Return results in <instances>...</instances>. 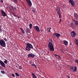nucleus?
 <instances>
[{
  "label": "nucleus",
  "instance_id": "c03bdc74",
  "mask_svg": "<svg viewBox=\"0 0 78 78\" xmlns=\"http://www.w3.org/2000/svg\"><path fill=\"white\" fill-rule=\"evenodd\" d=\"M31 66H33V64H32Z\"/></svg>",
  "mask_w": 78,
  "mask_h": 78
},
{
  "label": "nucleus",
  "instance_id": "f257e3e1",
  "mask_svg": "<svg viewBox=\"0 0 78 78\" xmlns=\"http://www.w3.org/2000/svg\"><path fill=\"white\" fill-rule=\"evenodd\" d=\"M51 42H49V43L48 44V48H49V50L51 51L52 52H53L55 51V48H54V46L53 45L51 42H52V40H51Z\"/></svg>",
  "mask_w": 78,
  "mask_h": 78
},
{
  "label": "nucleus",
  "instance_id": "f3484780",
  "mask_svg": "<svg viewBox=\"0 0 78 78\" xmlns=\"http://www.w3.org/2000/svg\"><path fill=\"white\" fill-rule=\"evenodd\" d=\"M30 29L28 28V27H27L26 31V33H30Z\"/></svg>",
  "mask_w": 78,
  "mask_h": 78
},
{
  "label": "nucleus",
  "instance_id": "79ce46f5",
  "mask_svg": "<svg viewBox=\"0 0 78 78\" xmlns=\"http://www.w3.org/2000/svg\"><path fill=\"white\" fill-rule=\"evenodd\" d=\"M66 51H68L67 49L66 48Z\"/></svg>",
  "mask_w": 78,
  "mask_h": 78
},
{
  "label": "nucleus",
  "instance_id": "6ab92c4d",
  "mask_svg": "<svg viewBox=\"0 0 78 78\" xmlns=\"http://www.w3.org/2000/svg\"><path fill=\"white\" fill-rule=\"evenodd\" d=\"M60 51H61V53H64V49H60Z\"/></svg>",
  "mask_w": 78,
  "mask_h": 78
},
{
  "label": "nucleus",
  "instance_id": "39448f33",
  "mask_svg": "<svg viewBox=\"0 0 78 78\" xmlns=\"http://www.w3.org/2000/svg\"><path fill=\"white\" fill-rule=\"evenodd\" d=\"M70 70L71 71H73V72H76V70H77V67L75 66L74 67H74L71 66L70 67Z\"/></svg>",
  "mask_w": 78,
  "mask_h": 78
},
{
  "label": "nucleus",
  "instance_id": "3c124183",
  "mask_svg": "<svg viewBox=\"0 0 78 78\" xmlns=\"http://www.w3.org/2000/svg\"><path fill=\"white\" fill-rule=\"evenodd\" d=\"M68 78H70L69 77H68Z\"/></svg>",
  "mask_w": 78,
  "mask_h": 78
},
{
  "label": "nucleus",
  "instance_id": "a211bd4d",
  "mask_svg": "<svg viewBox=\"0 0 78 78\" xmlns=\"http://www.w3.org/2000/svg\"><path fill=\"white\" fill-rule=\"evenodd\" d=\"M31 73L32 75V76L33 77V78H37V77L36 76V75H34V73Z\"/></svg>",
  "mask_w": 78,
  "mask_h": 78
},
{
  "label": "nucleus",
  "instance_id": "58836bf2",
  "mask_svg": "<svg viewBox=\"0 0 78 78\" xmlns=\"http://www.w3.org/2000/svg\"><path fill=\"white\" fill-rule=\"evenodd\" d=\"M32 11L33 12H35V10H33Z\"/></svg>",
  "mask_w": 78,
  "mask_h": 78
},
{
  "label": "nucleus",
  "instance_id": "b1692460",
  "mask_svg": "<svg viewBox=\"0 0 78 78\" xmlns=\"http://www.w3.org/2000/svg\"><path fill=\"white\" fill-rule=\"evenodd\" d=\"M4 62L5 64H8V61H7V60L5 59V61H4Z\"/></svg>",
  "mask_w": 78,
  "mask_h": 78
},
{
  "label": "nucleus",
  "instance_id": "72a5a7b5",
  "mask_svg": "<svg viewBox=\"0 0 78 78\" xmlns=\"http://www.w3.org/2000/svg\"><path fill=\"white\" fill-rule=\"evenodd\" d=\"M12 76H13V77H15V75H14V74H12Z\"/></svg>",
  "mask_w": 78,
  "mask_h": 78
},
{
  "label": "nucleus",
  "instance_id": "7c9ffc66",
  "mask_svg": "<svg viewBox=\"0 0 78 78\" xmlns=\"http://www.w3.org/2000/svg\"><path fill=\"white\" fill-rule=\"evenodd\" d=\"M1 72L3 74H5V73L4 72V71H1Z\"/></svg>",
  "mask_w": 78,
  "mask_h": 78
},
{
  "label": "nucleus",
  "instance_id": "37998d69",
  "mask_svg": "<svg viewBox=\"0 0 78 78\" xmlns=\"http://www.w3.org/2000/svg\"><path fill=\"white\" fill-rule=\"evenodd\" d=\"M29 63H30V64H31V62H29Z\"/></svg>",
  "mask_w": 78,
  "mask_h": 78
},
{
  "label": "nucleus",
  "instance_id": "f704fd0d",
  "mask_svg": "<svg viewBox=\"0 0 78 78\" xmlns=\"http://www.w3.org/2000/svg\"><path fill=\"white\" fill-rule=\"evenodd\" d=\"M13 9H14V10L16 9V8L15 7H13Z\"/></svg>",
  "mask_w": 78,
  "mask_h": 78
},
{
  "label": "nucleus",
  "instance_id": "de8ad7c7",
  "mask_svg": "<svg viewBox=\"0 0 78 78\" xmlns=\"http://www.w3.org/2000/svg\"><path fill=\"white\" fill-rule=\"evenodd\" d=\"M18 67V66H16V67Z\"/></svg>",
  "mask_w": 78,
  "mask_h": 78
},
{
  "label": "nucleus",
  "instance_id": "412c9836",
  "mask_svg": "<svg viewBox=\"0 0 78 78\" xmlns=\"http://www.w3.org/2000/svg\"><path fill=\"white\" fill-rule=\"evenodd\" d=\"M18 65V67H19V69H20V70H22V66H19V65Z\"/></svg>",
  "mask_w": 78,
  "mask_h": 78
},
{
  "label": "nucleus",
  "instance_id": "a18cd8bd",
  "mask_svg": "<svg viewBox=\"0 0 78 78\" xmlns=\"http://www.w3.org/2000/svg\"><path fill=\"white\" fill-rule=\"evenodd\" d=\"M47 53H49V52L48 51V52H47Z\"/></svg>",
  "mask_w": 78,
  "mask_h": 78
},
{
  "label": "nucleus",
  "instance_id": "a878e982",
  "mask_svg": "<svg viewBox=\"0 0 78 78\" xmlns=\"http://www.w3.org/2000/svg\"><path fill=\"white\" fill-rule=\"evenodd\" d=\"M14 7L12 6H10V8L11 9H12V10H13V8Z\"/></svg>",
  "mask_w": 78,
  "mask_h": 78
},
{
  "label": "nucleus",
  "instance_id": "20e7f679",
  "mask_svg": "<svg viewBox=\"0 0 78 78\" xmlns=\"http://www.w3.org/2000/svg\"><path fill=\"white\" fill-rule=\"evenodd\" d=\"M0 44L2 47H6V43L3 39L0 40Z\"/></svg>",
  "mask_w": 78,
  "mask_h": 78
},
{
  "label": "nucleus",
  "instance_id": "864d4df0",
  "mask_svg": "<svg viewBox=\"0 0 78 78\" xmlns=\"http://www.w3.org/2000/svg\"><path fill=\"white\" fill-rule=\"evenodd\" d=\"M67 77H68V76H67Z\"/></svg>",
  "mask_w": 78,
  "mask_h": 78
},
{
  "label": "nucleus",
  "instance_id": "2f4dec72",
  "mask_svg": "<svg viewBox=\"0 0 78 78\" xmlns=\"http://www.w3.org/2000/svg\"><path fill=\"white\" fill-rule=\"evenodd\" d=\"M3 39L4 40V41H7V39H6V38H3Z\"/></svg>",
  "mask_w": 78,
  "mask_h": 78
},
{
  "label": "nucleus",
  "instance_id": "ddd939ff",
  "mask_svg": "<svg viewBox=\"0 0 78 78\" xmlns=\"http://www.w3.org/2000/svg\"><path fill=\"white\" fill-rule=\"evenodd\" d=\"M77 20H75V19H73V22H75V25H77V26H78V21H77Z\"/></svg>",
  "mask_w": 78,
  "mask_h": 78
},
{
  "label": "nucleus",
  "instance_id": "2eb2a0df",
  "mask_svg": "<svg viewBox=\"0 0 78 78\" xmlns=\"http://www.w3.org/2000/svg\"><path fill=\"white\" fill-rule=\"evenodd\" d=\"M54 56H55V58H56V59L58 58V59H61V57H60V56H59V55H56V54H54Z\"/></svg>",
  "mask_w": 78,
  "mask_h": 78
},
{
  "label": "nucleus",
  "instance_id": "09e8293b",
  "mask_svg": "<svg viewBox=\"0 0 78 78\" xmlns=\"http://www.w3.org/2000/svg\"><path fill=\"white\" fill-rule=\"evenodd\" d=\"M20 18L19 16L18 17V18Z\"/></svg>",
  "mask_w": 78,
  "mask_h": 78
},
{
  "label": "nucleus",
  "instance_id": "a19ab883",
  "mask_svg": "<svg viewBox=\"0 0 78 78\" xmlns=\"http://www.w3.org/2000/svg\"><path fill=\"white\" fill-rule=\"evenodd\" d=\"M14 16L15 17H16V15H14Z\"/></svg>",
  "mask_w": 78,
  "mask_h": 78
},
{
  "label": "nucleus",
  "instance_id": "4468645a",
  "mask_svg": "<svg viewBox=\"0 0 78 78\" xmlns=\"http://www.w3.org/2000/svg\"><path fill=\"white\" fill-rule=\"evenodd\" d=\"M74 18H75V19L76 20H77V19H78V14H77V13H74Z\"/></svg>",
  "mask_w": 78,
  "mask_h": 78
},
{
  "label": "nucleus",
  "instance_id": "4c0bfd02",
  "mask_svg": "<svg viewBox=\"0 0 78 78\" xmlns=\"http://www.w3.org/2000/svg\"><path fill=\"white\" fill-rule=\"evenodd\" d=\"M1 2L2 3L3 2V0H1Z\"/></svg>",
  "mask_w": 78,
  "mask_h": 78
},
{
  "label": "nucleus",
  "instance_id": "1a4fd4ad",
  "mask_svg": "<svg viewBox=\"0 0 78 78\" xmlns=\"http://www.w3.org/2000/svg\"><path fill=\"white\" fill-rule=\"evenodd\" d=\"M0 64L3 67H6V65L5 63L3 62V61L0 60Z\"/></svg>",
  "mask_w": 78,
  "mask_h": 78
},
{
  "label": "nucleus",
  "instance_id": "c9c22d12",
  "mask_svg": "<svg viewBox=\"0 0 78 78\" xmlns=\"http://www.w3.org/2000/svg\"><path fill=\"white\" fill-rule=\"evenodd\" d=\"M34 66V67H35V68H36V69H37V66H36L35 65V66Z\"/></svg>",
  "mask_w": 78,
  "mask_h": 78
},
{
  "label": "nucleus",
  "instance_id": "e433bc0d",
  "mask_svg": "<svg viewBox=\"0 0 78 78\" xmlns=\"http://www.w3.org/2000/svg\"><path fill=\"white\" fill-rule=\"evenodd\" d=\"M0 32H2V29L0 28Z\"/></svg>",
  "mask_w": 78,
  "mask_h": 78
},
{
  "label": "nucleus",
  "instance_id": "9b49d317",
  "mask_svg": "<svg viewBox=\"0 0 78 78\" xmlns=\"http://www.w3.org/2000/svg\"><path fill=\"white\" fill-rule=\"evenodd\" d=\"M1 13L2 15L3 16V17H5V16H6V13L3 10H1Z\"/></svg>",
  "mask_w": 78,
  "mask_h": 78
},
{
  "label": "nucleus",
  "instance_id": "473e14b6",
  "mask_svg": "<svg viewBox=\"0 0 78 78\" xmlns=\"http://www.w3.org/2000/svg\"><path fill=\"white\" fill-rule=\"evenodd\" d=\"M61 22H62V20H61V19H60L59 21V23H61Z\"/></svg>",
  "mask_w": 78,
  "mask_h": 78
},
{
  "label": "nucleus",
  "instance_id": "5701e85b",
  "mask_svg": "<svg viewBox=\"0 0 78 78\" xmlns=\"http://www.w3.org/2000/svg\"><path fill=\"white\" fill-rule=\"evenodd\" d=\"M28 4H29V6H32V3L31 2V1L30 2H29Z\"/></svg>",
  "mask_w": 78,
  "mask_h": 78
},
{
  "label": "nucleus",
  "instance_id": "c85d7f7f",
  "mask_svg": "<svg viewBox=\"0 0 78 78\" xmlns=\"http://www.w3.org/2000/svg\"><path fill=\"white\" fill-rule=\"evenodd\" d=\"M13 1H14V3H17L18 2L17 0H13Z\"/></svg>",
  "mask_w": 78,
  "mask_h": 78
},
{
  "label": "nucleus",
  "instance_id": "6e6552de",
  "mask_svg": "<svg viewBox=\"0 0 78 78\" xmlns=\"http://www.w3.org/2000/svg\"><path fill=\"white\" fill-rule=\"evenodd\" d=\"M69 2L70 3H71L72 6L73 7L75 6L74 5H75V2H74V1L73 0H69Z\"/></svg>",
  "mask_w": 78,
  "mask_h": 78
},
{
  "label": "nucleus",
  "instance_id": "8fccbe9b",
  "mask_svg": "<svg viewBox=\"0 0 78 78\" xmlns=\"http://www.w3.org/2000/svg\"><path fill=\"white\" fill-rule=\"evenodd\" d=\"M47 55H48V54H47Z\"/></svg>",
  "mask_w": 78,
  "mask_h": 78
},
{
  "label": "nucleus",
  "instance_id": "cd10ccee",
  "mask_svg": "<svg viewBox=\"0 0 78 78\" xmlns=\"http://www.w3.org/2000/svg\"><path fill=\"white\" fill-rule=\"evenodd\" d=\"M15 74L16 75V76H20V75H19L18 73H15Z\"/></svg>",
  "mask_w": 78,
  "mask_h": 78
},
{
  "label": "nucleus",
  "instance_id": "0eeeda50",
  "mask_svg": "<svg viewBox=\"0 0 78 78\" xmlns=\"http://www.w3.org/2000/svg\"><path fill=\"white\" fill-rule=\"evenodd\" d=\"M35 55L33 54L30 53L28 55V58H34Z\"/></svg>",
  "mask_w": 78,
  "mask_h": 78
},
{
  "label": "nucleus",
  "instance_id": "bb28decb",
  "mask_svg": "<svg viewBox=\"0 0 78 78\" xmlns=\"http://www.w3.org/2000/svg\"><path fill=\"white\" fill-rule=\"evenodd\" d=\"M26 2L28 3L31 2V1L30 0H26Z\"/></svg>",
  "mask_w": 78,
  "mask_h": 78
},
{
  "label": "nucleus",
  "instance_id": "4be33fe9",
  "mask_svg": "<svg viewBox=\"0 0 78 78\" xmlns=\"http://www.w3.org/2000/svg\"><path fill=\"white\" fill-rule=\"evenodd\" d=\"M32 27H33V25H32V24L31 23L29 25V27L30 28V29H31Z\"/></svg>",
  "mask_w": 78,
  "mask_h": 78
},
{
  "label": "nucleus",
  "instance_id": "aec40b11",
  "mask_svg": "<svg viewBox=\"0 0 78 78\" xmlns=\"http://www.w3.org/2000/svg\"><path fill=\"white\" fill-rule=\"evenodd\" d=\"M20 29L21 30V31L23 33H25V31H24V30H23V29L22 28H20Z\"/></svg>",
  "mask_w": 78,
  "mask_h": 78
},
{
  "label": "nucleus",
  "instance_id": "49530a36",
  "mask_svg": "<svg viewBox=\"0 0 78 78\" xmlns=\"http://www.w3.org/2000/svg\"><path fill=\"white\" fill-rule=\"evenodd\" d=\"M41 32H42V30H41Z\"/></svg>",
  "mask_w": 78,
  "mask_h": 78
},
{
  "label": "nucleus",
  "instance_id": "c756f323",
  "mask_svg": "<svg viewBox=\"0 0 78 78\" xmlns=\"http://www.w3.org/2000/svg\"><path fill=\"white\" fill-rule=\"evenodd\" d=\"M75 61H76V63H77V64H78V59H76Z\"/></svg>",
  "mask_w": 78,
  "mask_h": 78
},
{
  "label": "nucleus",
  "instance_id": "dca6fc26",
  "mask_svg": "<svg viewBox=\"0 0 78 78\" xmlns=\"http://www.w3.org/2000/svg\"><path fill=\"white\" fill-rule=\"evenodd\" d=\"M63 43L65 45H68V42L66 41H63Z\"/></svg>",
  "mask_w": 78,
  "mask_h": 78
},
{
  "label": "nucleus",
  "instance_id": "423d86ee",
  "mask_svg": "<svg viewBox=\"0 0 78 78\" xmlns=\"http://www.w3.org/2000/svg\"><path fill=\"white\" fill-rule=\"evenodd\" d=\"M53 36L54 37H55V38L57 37V39H59V36H61V34H59L57 33H55L53 34Z\"/></svg>",
  "mask_w": 78,
  "mask_h": 78
},
{
  "label": "nucleus",
  "instance_id": "393cba45",
  "mask_svg": "<svg viewBox=\"0 0 78 78\" xmlns=\"http://www.w3.org/2000/svg\"><path fill=\"white\" fill-rule=\"evenodd\" d=\"M50 30H51V28H48V32H50Z\"/></svg>",
  "mask_w": 78,
  "mask_h": 78
},
{
  "label": "nucleus",
  "instance_id": "7ed1b4c3",
  "mask_svg": "<svg viewBox=\"0 0 78 78\" xmlns=\"http://www.w3.org/2000/svg\"><path fill=\"white\" fill-rule=\"evenodd\" d=\"M56 11L57 14L58 15L59 18L61 19V10L59 7H58L56 8Z\"/></svg>",
  "mask_w": 78,
  "mask_h": 78
},
{
  "label": "nucleus",
  "instance_id": "f03ea898",
  "mask_svg": "<svg viewBox=\"0 0 78 78\" xmlns=\"http://www.w3.org/2000/svg\"><path fill=\"white\" fill-rule=\"evenodd\" d=\"M26 49L28 51H30L31 50V48L33 49V47L31 45V44L27 43L26 44Z\"/></svg>",
  "mask_w": 78,
  "mask_h": 78
},
{
  "label": "nucleus",
  "instance_id": "f8f14e48",
  "mask_svg": "<svg viewBox=\"0 0 78 78\" xmlns=\"http://www.w3.org/2000/svg\"><path fill=\"white\" fill-rule=\"evenodd\" d=\"M76 35V33L75 32V31H73L71 33V35L72 37H75Z\"/></svg>",
  "mask_w": 78,
  "mask_h": 78
},
{
  "label": "nucleus",
  "instance_id": "ea45409f",
  "mask_svg": "<svg viewBox=\"0 0 78 78\" xmlns=\"http://www.w3.org/2000/svg\"><path fill=\"white\" fill-rule=\"evenodd\" d=\"M35 66V64L34 63L33 66Z\"/></svg>",
  "mask_w": 78,
  "mask_h": 78
},
{
  "label": "nucleus",
  "instance_id": "9d476101",
  "mask_svg": "<svg viewBox=\"0 0 78 78\" xmlns=\"http://www.w3.org/2000/svg\"><path fill=\"white\" fill-rule=\"evenodd\" d=\"M34 28L35 30H36L37 32H40L39 28L37 26H34Z\"/></svg>",
  "mask_w": 78,
  "mask_h": 78
},
{
  "label": "nucleus",
  "instance_id": "603ef678",
  "mask_svg": "<svg viewBox=\"0 0 78 78\" xmlns=\"http://www.w3.org/2000/svg\"><path fill=\"white\" fill-rule=\"evenodd\" d=\"M24 8H26V7L25 6L24 7Z\"/></svg>",
  "mask_w": 78,
  "mask_h": 78
}]
</instances>
